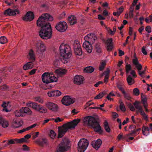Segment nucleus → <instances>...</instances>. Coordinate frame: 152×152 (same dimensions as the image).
<instances>
[{
  "instance_id": "obj_43",
  "label": "nucleus",
  "mask_w": 152,
  "mask_h": 152,
  "mask_svg": "<svg viewBox=\"0 0 152 152\" xmlns=\"http://www.w3.org/2000/svg\"><path fill=\"white\" fill-rule=\"evenodd\" d=\"M106 65V63L104 62H102L100 65L99 66V69L100 71H102L104 68V66Z\"/></svg>"
},
{
  "instance_id": "obj_49",
  "label": "nucleus",
  "mask_w": 152,
  "mask_h": 152,
  "mask_svg": "<svg viewBox=\"0 0 152 152\" xmlns=\"http://www.w3.org/2000/svg\"><path fill=\"white\" fill-rule=\"evenodd\" d=\"M128 106L131 111H134L135 110V108L134 107L132 104L131 103H129L128 104Z\"/></svg>"
},
{
  "instance_id": "obj_13",
  "label": "nucleus",
  "mask_w": 152,
  "mask_h": 152,
  "mask_svg": "<svg viewBox=\"0 0 152 152\" xmlns=\"http://www.w3.org/2000/svg\"><path fill=\"white\" fill-rule=\"evenodd\" d=\"M67 28V24L65 22H60L57 23L56 26V29L61 32L64 31Z\"/></svg>"
},
{
  "instance_id": "obj_4",
  "label": "nucleus",
  "mask_w": 152,
  "mask_h": 152,
  "mask_svg": "<svg viewBox=\"0 0 152 152\" xmlns=\"http://www.w3.org/2000/svg\"><path fill=\"white\" fill-rule=\"evenodd\" d=\"M59 49L61 56L62 57L64 60L66 61L72 56L71 48L69 45L63 43L60 45Z\"/></svg>"
},
{
  "instance_id": "obj_25",
  "label": "nucleus",
  "mask_w": 152,
  "mask_h": 152,
  "mask_svg": "<svg viewBox=\"0 0 152 152\" xmlns=\"http://www.w3.org/2000/svg\"><path fill=\"white\" fill-rule=\"evenodd\" d=\"M40 106V105L38 104L37 103L32 102H29L27 104V107H32L37 111L38 110V109Z\"/></svg>"
},
{
  "instance_id": "obj_1",
  "label": "nucleus",
  "mask_w": 152,
  "mask_h": 152,
  "mask_svg": "<svg viewBox=\"0 0 152 152\" xmlns=\"http://www.w3.org/2000/svg\"><path fill=\"white\" fill-rule=\"evenodd\" d=\"M53 20L52 16L48 13H45L39 17L37 20V26L41 28L39 34L42 38L47 39L51 38L52 29L51 25L48 21H52Z\"/></svg>"
},
{
  "instance_id": "obj_51",
  "label": "nucleus",
  "mask_w": 152,
  "mask_h": 152,
  "mask_svg": "<svg viewBox=\"0 0 152 152\" xmlns=\"http://www.w3.org/2000/svg\"><path fill=\"white\" fill-rule=\"evenodd\" d=\"M117 86L118 89L122 92V93H125V91L124 90L123 88L121 86V84H117Z\"/></svg>"
},
{
  "instance_id": "obj_60",
  "label": "nucleus",
  "mask_w": 152,
  "mask_h": 152,
  "mask_svg": "<svg viewBox=\"0 0 152 152\" xmlns=\"http://www.w3.org/2000/svg\"><path fill=\"white\" fill-rule=\"evenodd\" d=\"M142 53L144 55H146L147 54V53L145 49V47L144 46H143L142 49Z\"/></svg>"
},
{
  "instance_id": "obj_59",
  "label": "nucleus",
  "mask_w": 152,
  "mask_h": 152,
  "mask_svg": "<svg viewBox=\"0 0 152 152\" xmlns=\"http://www.w3.org/2000/svg\"><path fill=\"white\" fill-rule=\"evenodd\" d=\"M35 99L36 101L40 103H42L43 102V100L40 99V97H37L35 98Z\"/></svg>"
},
{
  "instance_id": "obj_28",
  "label": "nucleus",
  "mask_w": 152,
  "mask_h": 152,
  "mask_svg": "<svg viewBox=\"0 0 152 152\" xmlns=\"http://www.w3.org/2000/svg\"><path fill=\"white\" fill-rule=\"evenodd\" d=\"M23 112L24 113V115L25 113L27 114L28 115H31L32 114V111L31 109L28 107H25L22 108L21 109Z\"/></svg>"
},
{
  "instance_id": "obj_8",
  "label": "nucleus",
  "mask_w": 152,
  "mask_h": 152,
  "mask_svg": "<svg viewBox=\"0 0 152 152\" xmlns=\"http://www.w3.org/2000/svg\"><path fill=\"white\" fill-rule=\"evenodd\" d=\"M89 144L88 140L84 138L80 140L78 143V151L80 152H84Z\"/></svg>"
},
{
  "instance_id": "obj_36",
  "label": "nucleus",
  "mask_w": 152,
  "mask_h": 152,
  "mask_svg": "<svg viewBox=\"0 0 152 152\" xmlns=\"http://www.w3.org/2000/svg\"><path fill=\"white\" fill-rule=\"evenodd\" d=\"M95 48L96 51L98 53H100L101 52V48L100 44L99 43L95 44Z\"/></svg>"
},
{
  "instance_id": "obj_56",
  "label": "nucleus",
  "mask_w": 152,
  "mask_h": 152,
  "mask_svg": "<svg viewBox=\"0 0 152 152\" xmlns=\"http://www.w3.org/2000/svg\"><path fill=\"white\" fill-rule=\"evenodd\" d=\"M130 74L132 75L133 77L134 78H136L137 77V75L136 74L135 71L133 70H132L131 71Z\"/></svg>"
},
{
  "instance_id": "obj_23",
  "label": "nucleus",
  "mask_w": 152,
  "mask_h": 152,
  "mask_svg": "<svg viewBox=\"0 0 152 152\" xmlns=\"http://www.w3.org/2000/svg\"><path fill=\"white\" fill-rule=\"evenodd\" d=\"M61 94V93L58 90L53 91H49L48 93V95L49 97L58 96Z\"/></svg>"
},
{
  "instance_id": "obj_10",
  "label": "nucleus",
  "mask_w": 152,
  "mask_h": 152,
  "mask_svg": "<svg viewBox=\"0 0 152 152\" xmlns=\"http://www.w3.org/2000/svg\"><path fill=\"white\" fill-rule=\"evenodd\" d=\"M34 46L37 52L38 53L44 52L46 50L45 45L39 40L36 42L34 43Z\"/></svg>"
},
{
  "instance_id": "obj_5",
  "label": "nucleus",
  "mask_w": 152,
  "mask_h": 152,
  "mask_svg": "<svg viewBox=\"0 0 152 152\" xmlns=\"http://www.w3.org/2000/svg\"><path fill=\"white\" fill-rule=\"evenodd\" d=\"M27 58L30 61L28 62L23 66V69L25 70L32 68L34 65L33 62L35 61V56L34 53L32 49L30 50L27 55Z\"/></svg>"
},
{
  "instance_id": "obj_15",
  "label": "nucleus",
  "mask_w": 152,
  "mask_h": 152,
  "mask_svg": "<svg viewBox=\"0 0 152 152\" xmlns=\"http://www.w3.org/2000/svg\"><path fill=\"white\" fill-rule=\"evenodd\" d=\"M19 12L17 9L13 10L9 8L5 10L4 12V14L6 15H15L17 14H18Z\"/></svg>"
},
{
  "instance_id": "obj_55",
  "label": "nucleus",
  "mask_w": 152,
  "mask_h": 152,
  "mask_svg": "<svg viewBox=\"0 0 152 152\" xmlns=\"http://www.w3.org/2000/svg\"><path fill=\"white\" fill-rule=\"evenodd\" d=\"M124 10V8L123 6H121L120 7V8L118 9V16H119L121 13Z\"/></svg>"
},
{
  "instance_id": "obj_33",
  "label": "nucleus",
  "mask_w": 152,
  "mask_h": 152,
  "mask_svg": "<svg viewBox=\"0 0 152 152\" xmlns=\"http://www.w3.org/2000/svg\"><path fill=\"white\" fill-rule=\"evenodd\" d=\"M37 111L41 113H45L47 111V110L46 108L40 105Z\"/></svg>"
},
{
  "instance_id": "obj_27",
  "label": "nucleus",
  "mask_w": 152,
  "mask_h": 152,
  "mask_svg": "<svg viewBox=\"0 0 152 152\" xmlns=\"http://www.w3.org/2000/svg\"><path fill=\"white\" fill-rule=\"evenodd\" d=\"M68 21L69 23L71 25H73L77 22L75 16L74 15H71L68 17Z\"/></svg>"
},
{
  "instance_id": "obj_6",
  "label": "nucleus",
  "mask_w": 152,
  "mask_h": 152,
  "mask_svg": "<svg viewBox=\"0 0 152 152\" xmlns=\"http://www.w3.org/2000/svg\"><path fill=\"white\" fill-rule=\"evenodd\" d=\"M69 141L66 138L62 140L57 148L56 152H65L69 148Z\"/></svg>"
},
{
  "instance_id": "obj_19",
  "label": "nucleus",
  "mask_w": 152,
  "mask_h": 152,
  "mask_svg": "<svg viewBox=\"0 0 152 152\" xmlns=\"http://www.w3.org/2000/svg\"><path fill=\"white\" fill-rule=\"evenodd\" d=\"M102 143L101 140L98 139L96 141H92L91 142V145L94 148L97 150L100 147Z\"/></svg>"
},
{
  "instance_id": "obj_18",
  "label": "nucleus",
  "mask_w": 152,
  "mask_h": 152,
  "mask_svg": "<svg viewBox=\"0 0 152 152\" xmlns=\"http://www.w3.org/2000/svg\"><path fill=\"white\" fill-rule=\"evenodd\" d=\"M134 58L132 60L133 64L135 66L137 69L138 72H140L142 69V66L139 63L137 58L135 56H134Z\"/></svg>"
},
{
  "instance_id": "obj_61",
  "label": "nucleus",
  "mask_w": 152,
  "mask_h": 152,
  "mask_svg": "<svg viewBox=\"0 0 152 152\" xmlns=\"http://www.w3.org/2000/svg\"><path fill=\"white\" fill-rule=\"evenodd\" d=\"M110 72V70L109 69H107V70L104 71L103 74L105 75V76H109V74Z\"/></svg>"
},
{
  "instance_id": "obj_11",
  "label": "nucleus",
  "mask_w": 152,
  "mask_h": 152,
  "mask_svg": "<svg viewBox=\"0 0 152 152\" xmlns=\"http://www.w3.org/2000/svg\"><path fill=\"white\" fill-rule=\"evenodd\" d=\"M62 103L65 105L68 106L75 102L74 99L71 98L69 96H64L61 100Z\"/></svg>"
},
{
  "instance_id": "obj_37",
  "label": "nucleus",
  "mask_w": 152,
  "mask_h": 152,
  "mask_svg": "<svg viewBox=\"0 0 152 152\" xmlns=\"http://www.w3.org/2000/svg\"><path fill=\"white\" fill-rule=\"evenodd\" d=\"M132 70V67L130 64H128V63H126V72L128 74L130 71Z\"/></svg>"
},
{
  "instance_id": "obj_31",
  "label": "nucleus",
  "mask_w": 152,
  "mask_h": 152,
  "mask_svg": "<svg viewBox=\"0 0 152 152\" xmlns=\"http://www.w3.org/2000/svg\"><path fill=\"white\" fill-rule=\"evenodd\" d=\"M136 126L135 125H132L130 126L129 127V132H130V134L132 135L135 134V129Z\"/></svg>"
},
{
  "instance_id": "obj_35",
  "label": "nucleus",
  "mask_w": 152,
  "mask_h": 152,
  "mask_svg": "<svg viewBox=\"0 0 152 152\" xmlns=\"http://www.w3.org/2000/svg\"><path fill=\"white\" fill-rule=\"evenodd\" d=\"M127 81L129 84L130 85L132 84L134 82V80L133 79L130 75H129L128 76L127 78Z\"/></svg>"
},
{
  "instance_id": "obj_3",
  "label": "nucleus",
  "mask_w": 152,
  "mask_h": 152,
  "mask_svg": "<svg viewBox=\"0 0 152 152\" xmlns=\"http://www.w3.org/2000/svg\"><path fill=\"white\" fill-rule=\"evenodd\" d=\"M80 121V119H74L72 121L64 124L62 126L58 127V138L62 137L69 129L74 128Z\"/></svg>"
},
{
  "instance_id": "obj_53",
  "label": "nucleus",
  "mask_w": 152,
  "mask_h": 152,
  "mask_svg": "<svg viewBox=\"0 0 152 152\" xmlns=\"http://www.w3.org/2000/svg\"><path fill=\"white\" fill-rule=\"evenodd\" d=\"M103 97V94L101 92L99 93V94L97 95L95 97V99H101Z\"/></svg>"
},
{
  "instance_id": "obj_20",
  "label": "nucleus",
  "mask_w": 152,
  "mask_h": 152,
  "mask_svg": "<svg viewBox=\"0 0 152 152\" xmlns=\"http://www.w3.org/2000/svg\"><path fill=\"white\" fill-rule=\"evenodd\" d=\"M34 18V14L31 12H27L23 18V20L27 21H31Z\"/></svg>"
},
{
  "instance_id": "obj_16",
  "label": "nucleus",
  "mask_w": 152,
  "mask_h": 152,
  "mask_svg": "<svg viewBox=\"0 0 152 152\" xmlns=\"http://www.w3.org/2000/svg\"><path fill=\"white\" fill-rule=\"evenodd\" d=\"M83 46L88 53H91L92 51V46L89 41H85L83 43Z\"/></svg>"
},
{
  "instance_id": "obj_40",
  "label": "nucleus",
  "mask_w": 152,
  "mask_h": 152,
  "mask_svg": "<svg viewBox=\"0 0 152 152\" xmlns=\"http://www.w3.org/2000/svg\"><path fill=\"white\" fill-rule=\"evenodd\" d=\"M61 62L60 60L58 59H56L54 63V65L56 67H58L60 66Z\"/></svg>"
},
{
  "instance_id": "obj_62",
  "label": "nucleus",
  "mask_w": 152,
  "mask_h": 152,
  "mask_svg": "<svg viewBox=\"0 0 152 152\" xmlns=\"http://www.w3.org/2000/svg\"><path fill=\"white\" fill-rule=\"evenodd\" d=\"M145 30L146 31H147L148 33H150L151 32V27L150 26H147L145 29Z\"/></svg>"
},
{
  "instance_id": "obj_32",
  "label": "nucleus",
  "mask_w": 152,
  "mask_h": 152,
  "mask_svg": "<svg viewBox=\"0 0 152 152\" xmlns=\"http://www.w3.org/2000/svg\"><path fill=\"white\" fill-rule=\"evenodd\" d=\"M15 115L17 117L23 116H24V113L23 112L21 109L19 110H17L15 112Z\"/></svg>"
},
{
  "instance_id": "obj_22",
  "label": "nucleus",
  "mask_w": 152,
  "mask_h": 152,
  "mask_svg": "<svg viewBox=\"0 0 152 152\" xmlns=\"http://www.w3.org/2000/svg\"><path fill=\"white\" fill-rule=\"evenodd\" d=\"M23 124V121L22 120L19 121L13 120L12 123V126L15 128H18L21 126Z\"/></svg>"
},
{
  "instance_id": "obj_30",
  "label": "nucleus",
  "mask_w": 152,
  "mask_h": 152,
  "mask_svg": "<svg viewBox=\"0 0 152 152\" xmlns=\"http://www.w3.org/2000/svg\"><path fill=\"white\" fill-rule=\"evenodd\" d=\"M150 130L148 127L143 126L142 128V132L143 134L147 136L149 134V131Z\"/></svg>"
},
{
  "instance_id": "obj_38",
  "label": "nucleus",
  "mask_w": 152,
  "mask_h": 152,
  "mask_svg": "<svg viewBox=\"0 0 152 152\" xmlns=\"http://www.w3.org/2000/svg\"><path fill=\"white\" fill-rule=\"evenodd\" d=\"M93 34H87L84 37L85 41H89L90 42L91 40L93 37Z\"/></svg>"
},
{
  "instance_id": "obj_64",
  "label": "nucleus",
  "mask_w": 152,
  "mask_h": 152,
  "mask_svg": "<svg viewBox=\"0 0 152 152\" xmlns=\"http://www.w3.org/2000/svg\"><path fill=\"white\" fill-rule=\"evenodd\" d=\"M28 130V129L26 128V129H23L20 130L18 132V133H22Z\"/></svg>"
},
{
  "instance_id": "obj_26",
  "label": "nucleus",
  "mask_w": 152,
  "mask_h": 152,
  "mask_svg": "<svg viewBox=\"0 0 152 152\" xmlns=\"http://www.w3.org/2000/svg\"><path fill=\"white\" fill-rule=\"evenodd\" d=\"M0 125L3 127L5 128L8 127L9 124L7 121L3 118L0 115Z\"/></svg>"
},
{
  "instance_id": "obj_42",
  "label": "nucleus",
  "mask_w": 152,
  "mask_h": 152,
  "mask_svg": "<svg viewBox=\"0 0 152 152\" xmlns=\"http://www.w3.org/2000/svg\"><path fill=\"white\" fill-rule=\"evenodd\" d=\"M119 107L120 109L123 112L125 111L126 110V108L123 102H120Z\"/></svg>"
},
{
  "instance_id": "obj_58",
  "label": "nucleus",
  "mask_w": 152,
  "mask_h": 152,
  "mask_svg": "<svg viewBox=\"0 0 152 152\" xmlns=\"http://www.w3.org/2000/svg\"><path fill=\"white\" fill-rule=\"evenodd\" d=\"M113 40L112 38L108 39L107 41V44H112Z\"/></svg>"
},
{
  "instance_id": "obj_34",
  "label": "nucleus",
  "mask_w": 152,
  "mask_h": 152,
  "mask_svg": "<svg viewBox=\"0 0 152 152\" xmlns=\"http://www.w3.org/2000/svg\"><path fill=\"white\" fill-rule=\"evenodd\" d=\"M94 68L93 67L89 66L86 68L84 69V71L85 72L91 73L94 71Z\"/></svg>"
},
{
  "instance_id": "obj_39",
  "label": "nucleus",
  "mask_w": 152,
  "mask_h": 152,
  "mask_svg": "<svg viewBox=\"0 0 152 152\" xmlns=\"http://www.w3.org/2000/svg\"><path fill=\"white\" fill-rule=\"evenodd\" d=\"M7 42V40L6 37L4 36L0 37V43L1 44H4Z\"/></svg>"
},
{
  "instance_id": "obj_29",
  "label": "nucleus",
  "mask_w": 152,
  "mask_h": 152,
  "mask_svg": "<svg viewBox=\"0 0 152 152\" xmlns=\"http://www.w3.org/2000/svg\"><path fill=\"white\" fill-rule=\"evenodd\" d=\"M55 72L58 75L61 76L65 74L66 71L64 69L60 68L56 70Z\"/></svg>"
},
{
  "instance_id": "obj_52",
  "label": "nucleus",
  "mask_w": 152,
  "mask_h": 152,
  "mask_svg": "<svg viewBox=\"0 0 152 152\" xmlns=\"http://www.w3.org/2000/svg\"><path fill=\"white\" fill-rule=\"evenodd\" d=\"M113 48V46L112 44H107V49L108 51H111Z\"/></svg>"
},
{
  "instance_id": "obj_63",
  "label": "nucleus",
  "mask_w": 152,
  "mask_h": 152,
  "mask_svg": "<svg viewBox=\"0 0 152 152\" xmlns=\"http://www.w3.org/2000/svg\"><path fill=\"white\" fill-rule=\"evenodd\" d=\"M141 99L142 102V104L143 103H146L147 102V99L146 97H142L141 98Z\"/></svg>"
},
{
  "instance_id": "obj_21",
  "label": "nucleus",
  "mask_w": 152,
  "mask_h": 152,
  "mask_svg": "<svg viewBox=\"0 0 152 152\" xmlns=\"http://www.w3.org/2000/svg\"><path fill=\"white\" fill-rule=\"evenodd\" d=\"M84 80V78L82 76L76 75L74 78V81L75 83L80 85L82 83Z\"/></svg>"
},
{
  "instance_id": "obj_14",
  "label": "nucleus",
  "mask_w": 152,
  "mask_h": 152,
  "mask_svg": "<svg viewBox=\"0 0 152 152\" xmlns=\"http://www.w3.org/2000/svg\"><path fill=\"white\" fill-rule=\"evenodd\" d=\"M47 107L50 110L56 112L58 110V107L56 104L52 102H48L45 103Z\"/></svg>"
},
{
  "instance_id": "obj_46",
  "label": "nucleus",
  "mask_w": 152,
  "mask_h": 152,
  "mask_svg": "<svg viewBox=\"0 0 152 152\" xmlns=\"http://www.w3.org/2000/svg\"><path fill=\"white\" fill-rule=\"evenodd\" d=\"M147 68V66H146L145 67V69L144 70H143L142 71H140V72H138L139 75L140 76L142 77H144V76L143 75V74H144L145 73V72L146 70V69Z\"/></svg>"
},
{
  "instance_id": "obj_47",
  "label": "nucleus",
  "mask_w": 152,
  "mask_h": 152,
  "mask_svg": "<svg viewBox=\"0 0 152 152\" xmlns=\"http://www.w3.org/2000/svg\"><path fill=\"white\" fill-rule=\"evenodd\" d=\"M123 94H124V97L125 98L129 100H130L131 99V98L129 94L126 93L125 91V93Z\"/></svg>"
},
{
  "instance_id": "obj_2",
  "label": "nucleus",
  "mask_w": 152,
  "mask_h": 152,
  "mask_svg": "<svg viewBox=\"0 0 152 152\" xmlns=\"http://www.w3.org/2000/svg\"><path fill=\"white\" fill-rule=\"evenodd\" d=\"M83 122L88 124L93 128L94 131L101 134L103 131L98 122V119L94 117L89 116L85 117L83 120Z\"/></svg>"
},
{
  "instance_id": "obj_50",
  "label": "nucleus",
  "mask_w": 152,
  "mask_h": 152,
  "mask_svg": "<svg viewBox=\"0 0 152 152\" xmlns=\"http://www.w3.org/2000/svg\"><path fill=\"white\" fill-rule=\"evenodd\" d=\"M52 120H54L55 122L58 123L62 121L64 119L63 118H61L59 117H57L56 119L53 118H52Z\"/></svg>"
},
{
  "instance_id": "obj_57",
  "label": "nucleus",
  "mask_w": 152,
  "mask_h": 152,
  "mask_svg": "<svg viewBox=\"0 0 152 152\" xmlns=\"http://www.w3.org/2000/svg\"><path fill=\"white\" fill-rule=\"evenodd\" d=\"M23 151H27L29 150V148L26 145H23Z\"/></svg>"
},
{
  "instance_id": "obj_45",
  "label": "nucleus",
  "mask_w": 152,
  "mask_h": 152,
  "mask_svg": "<svg viewBox=\"0 0 152 152\" xmlns=\"http://www.w3.org/2000/svg\"><path fill=\"white\" fill-rule=\"evenodd\" d=\"M134 94L136 96H138L140 94V92L139 89L136 88L134 89L133 91Z\"/></svg>"
},
{
  "instance_id": "obj_17",
  "label": "nucleus",
  "mask_w": 152,
  "mask_h": 152,
  "mask_svg": "<svg viewBox=\"0 0 152 152\" xmlns=\"http://www.w3.org/2000/svg\"><path fill=\"white\" fill-rule=\"evenodd\" d=\"M26 141V140L24 138H22L20 139H10L8 140V144L10 145V144H13L15 143H21Z\"/></svg>"
},
{
  "instance_id": "obj_54",
  "label": "nucleus",
  "mask_w": 152,
  "mask_h": 152,
  "mask_svg": "<svg viewBox=\"0 0 152 152\" xmlns=\"http://www.w3.org/2000/svg\"><path fill=\"white\" fill-rule=\"evenodd\" d=\"M116 27L115 26H114L113 27V31L111 29H109V31H110L109 32L111 34L113 35L114 34V33L113 32H114V33H115V32L116 30Z\"/></svg>"
},
{
  "instance_id": "obj_48",
  "label": "nucleus",
  "mask_w": 152,
  "mask_h": 152,
  "mask_svg": "<svg viewBox=\"0 0 152 152\" xmlns=\"http://www.w3.org/2000/svg\"><path fill=\"white\" fill-rule=\"evenodd\" d=\"M128 106L131 111H134L135 110V108L134 107L132 104L131 103H129L128 104Z\"/></svg>"
},
{
  "instance_id": "obj_24",
  "label": "nucleus",
  "mask_w": 152,
  "mask_h": 152,
  "mask_svg": "<svg viewBox=\"0 0 152 152\" xmlns=\"http://www.w3.org/2000/svg\"><path fill=\"white\" fill-rule=\"evenodd\" d=\"M38 144L41 146H43L44 145L48 144V141L47 139L46 138L39 139L37 140Z\"/></svg>"
},
{
  "instance_id": "obj_7",
  "label": "nucleus",
  "mask_w": 152,
  "mask_h": 152,
  "mask_svg": "<svg viewBox=\"0 0 152 152\" xmlns=\"http://www.w3.org/2000/svg\"><path fill=\"white\" fill-rule=\"evenodd\" d=\"M42 78L43 82L46 83L55 82L57 80L56 77L54 75L50 76L46 72H45L42 75Z\"/></svg>"
},
{
  "instance_id": "obj_12",
  "label": "nucleus",
  "mask_w": 152,
  "mask_h": 152,
  "mask_svg": "<svg viewBox=\"0 0 152 152\" xmlns=\"http://www.w3.org/2000/svg\"><path fill=\"white\" fill-rule=\"evenodd\" d=\"M74 50L76 55L80 56L82 54V52L80 44L79 42H76L74 44Z\"/></svg>"
},
{
  "instance_id": "obj_9",
  "label": "nucleus",
  "mask_w": 152,
  "mask_h": 152,
  "mask_svg": "<svg viewBox=\"0 0 152 152\" xmlns=\"http://www.w3.org/2000/svg\"><path fill=\"white\" fill-rule=\"evenodd\" d=\"M133 105L137 110V111L140 113V114L142 116L143 119L146 121H147L148 120V116L144 112L142 109V106L140 104V102L137 101H136L133 103Z\"/></svg>"
},
{
  "instance_id": "obj_44",
  "label": "nucleus",
  "mask_w": 152,
  "mask_h": 152,
  "mask_svg": "<svg viewBox=\"0 0 152 152\" xmlns=\"http://www.w3.org/2000/svg\"><path fill=\"white\" fill-rule=\"evenodd\" d=\"M49 134L50 137L53 139L56 136V133L53 130L50 131Z\"/></svg>"
},
{
  "instance_id": "obj_41",
  "label": "nucleus",
  "mask_w": 152,
  "mask_h": 152,
  "mask_svg": "<svg viewBox=\"0 0 152 152\" xmlns=\"http://www.w3.org/2000/svg\"><path fill=\"white\" fill-rule=\"evenodd\" d=\"M104 128L106 131L108 132H110V128L108 125V123L107 121H105L104 124Z\"/></svg>"
}]
</instances>
